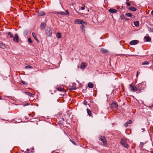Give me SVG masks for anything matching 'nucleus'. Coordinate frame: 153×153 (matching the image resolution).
Instances as JSON below:
<instances>
[{"label": "nucleus", "instance_id": "f257e3e1", "mask_svg": "<svg viewBox=\"0 0 153 153\" xmlns=\"http://www.w3.org/2000/svg\"><path fill=\"white\" fill-rule=\"evenodd\" d=\"M121 145L125 148H127L128 145L127 143L126 140L125 138H122L120 141Z\"/></svg>", "mask_w": 153, "mask_h": 153}, {"label": "nucleus", "instance_id": "f03ea898", "mask_svg": "<svg viewBox=\"0 0 153 153\" xmlns=\"http://www.w3.org/2000/svg\"><path fill=\"white\" fill-rule=\"evenodd\" d=\"M129 89L130 91L133 92L136 91L137 90V87L135 86H134L132 84H131L130 85Z\"/></svg>", "mask_w": 153, "mask_h": 153}, {"label": "nucleus", "instance_id": "7ed1b4c3", "mask_svg": "<svg viewBox=\"0 0 153 153\" xmlns=\"http://www.w3.org/2000/svg\"><path fill=\"white\" fill-rule=\"evenodd\" d=\"M74 23L76 24H84L85 25L87 24V23L85 21H84L83 20L80 19H77L76 20L74 21Z\"/></svg>", "mask_w": 153, "mask_h": 153}, {"label": "nucleus", "instance_id": "20e7f679", "mask_svg": "<svg viewBox=\"0 0 153 153\" xmlns=\"http://www.w3.org/2000/svg\"><path fill=\"white\" fill-rule=\"evenodd\" d=\"M99 139L102 142L104 145L107 144L106 140L104 137L100 136L99 137Z\"/></svg>", "mask_w": 153, "mask_h": 153}, {"label": "nucleus", "instance_id": "39448f33", "mask_svg": "<svg viewBox=\"0 0 153 153\" xmlns=\"http://www.w3.org/2000/svg\"><path fill=\"white\" fill-rule=\"evenodd\" d=\"M46 33L49 36H51L52 34V30L50 28H48L46 30Z\"/></svg>", "mask_w": 153, "mask_h": 153}, {"label": "nucleus", "instance_id": "423d86ee", "mask_svg": "<svg viewBox=\"0 0 153 153\" xmlns=\"http://www.w3.org/2000/svg\"><path fill=\"white\" fill-rule=\"evenodd\" d=\"M139 41L137 40H133L130 41L129 44L131 45H135L137 44Z\"/></svg>", "mask_w": 153, "mask_h": 153}, {"label": "nucleus", "instance_id": "0eeeda50", "mask_svg": "<svg viewBox=\"0 0 153 153\" xmlns=\"http://www.w3.org/2000/svg\"><path fill=\"white\" fill-rule=\"evenodd\" d=\"M13 41L16 42H18L19 41V37L18 35L16 34L15 35V36L13 37Z\"/></svg>", "mask_w": 153, "mask_h": 153}, {"label": "nucleus", "instance_id": "6e6552de", "mask_svg": "<svg viewBox=\"0 0 153 153\" xmlns=\"http://www.w3.org/2000/svg\"><path fill=\"white\" fill-rule=\"evenodd\" d=\"M111 107L113 108H117L118 105L115 102H113L111 104Z\"/></svg>", "mask_w": 153, "mask_h": 153}, {"label": "nucleus", "instance_id": "1a4fd4ad", "mask_svg": "<svg viewBox=\"0 0 153 153\" xmlns=\"http://www.w3.org/2000/svg\"><path fill=\"white\" fill-rule=\"evenodd\" d=\"M108 11L110 13H115L117 11V10L112 8L109 9Z\"/></svg>", "mask_w": 153, "mask_h": 153}, {"label": "nucleus", "instance_id": "9d476101", "mask_svg": "<svg viewBox=\"0 0 153 153\" xmlns=\"http://www.w3.org/2000/svg\"><path fill=\"white\" fill-rule=\"evenodd\" d=\"M132 121L131 120H129L128 122H126L124 124V126L126 127H127L128 125V124H131L132 123Z\"/></svg>", "mask_w": 153, "mask_h": 153}, {"label": "nucleus", "instance_id": "9b49d317", "mask_svg": "<svg viewBox=\"0 0 153 153\" xmlns=\"http://www.w3.org/2000/svg\"><path fill=\"white\" fill-rule=\"evenodd\" d=\"M86 65V64L85 62H82L81 63V66L80 67V68L83 70Z\"/></svg>", "mask_w": 153, "mask_h": 153}, {"label": "nucleus", "instance_id": "f8f14e48", "mask_svg": "<svg viewBox=\"0 0 153 153\" xmlns=\"http://www.w3.org/2000/svg\"><path fill=\"white\" fill-rule=\"evenodd\" d=\"M144 39L147 42H150L151 38L149 36H146L144 38Z\"/></svg>", "mask_w": 153, "mask_h": 153}, {"label": "nucleus", "instance_id": "ddd939ff", "mask_svg": "<svg viewBox=\"0 0 153 153\" xmlns=\"http://www.w3.org/2000/svg\"><path fill=\"white\" fill-rule=\"evenodd\" d=\"M88 87L90 88H92L94 86V84L91 82H89L88 84Z\"/></svg>", "mask_w": 153, "mask_h": 153}, {"label": "nucleus", "instance_id": "4468645a", "mask_svg": "<svg viewBox=\"0 0 153 153\" xmlns=\"http://www.w3.org/2000/svg\"><path fill=\"white\" fill-rule=\"evenodd\" d=\"M100 51L103 53H106L108 52V50L103 48H101L100 49Z\"/></svg>", "mask_w": 153, "mask_h": 153}, {"label": "nucleus", "instance_id": "2eb2a0df", "mask_svg": "<svg viewBox=\"0 0 153 153\" xmlns=\"http://www.w3.org/2000/svg\"><path fill=\"white\" fill-rule=\"evenodd\" d=\"M0 48L4 49L6 48V47L4 44L0 43Z\"/></svg>", "mask_w": 153, "mask_h": 153}, {"label": "nucleus", "instance_id": "dca6fc26", "mask_svg": "<svg viewBox=\"0 0 153 153\" xmlns=\"http://www.w3.org/2000/svg\"><path fill=\"white\" fill-rule=\"evenodd\" d=\"M87 111L88 115H89V116H91L92 115L91 112L89 109L87 108Z\"/></svg>", "mask_w": 153, "mask_h": 153}, {"label": "nucleus", "instance_id": "f3484780", "mask_svg": "<svg viewBox=\"0 0 153 153\" xmlns=\"http://www.w3.org/2000/svg\"><path fill=\"white\" fill-rule=\"evenodd\" d=\"M32 35L33 36V37L34 39H36V40L37 41V42H39V41L38 39L37 38L36 36V35L35 33H32Z\"/></svg>", "mask_w": 153, "mask_h": 153}, {"label": "nucleus", "instance_id": "a211bd4d", "mask_svg": "<svg viewBox=\"0 0 153 153\" xmlns=\"http://www.w3.org/2000/svg\"><path fill=\"white\" fill-rule=\"evenodd\" d=\"M45 26H46L45 24L44 23H43L41 24V27L42 29H43L45 28Z\"/></svg>", "mask_w": 153, "mask_h": 153}, {"label": "nucleus", "instance_id": "6ab92c4d", "mask_svg": "<svg viewBox=\"0 0 153 153\" xmlns=\"http://www.w3.org/2000/svg\"><path fill=\"white\" fill-rule=\"evenodd\" d=\"M7 34L10 36L11 38H12L13 37V35L10 32H8L7 33Z\"/></svg>", "mask_w": 153, "mask_h": 153}, {"label": "nucleus", "instance_id": "aec40b11", "mask_svg": "<svg viewBox=\"0 0 153 153\" xmlns=\"http://www.w3.org/2000/svg\"><path fill=\"white\" fill-rule=\"evenodd\" d=\"M45 15V13L43 11H41L38 14V15L39 16H42Z\"/></svg>", "mask_w": 153, "mask_h": 153}, {"label": "nucleus", "instance_id": "412c9836", "mask_svg": "<svg viewBox=\"0 0 153 153\" xmlns=\"http://www.w3.org/2000/svg\"><path fill=\"white\" fill-rule=\"evenodd\" d=\"M134 24L136 27H138L139 26V23L138 21L134 22Z\"/></svg>", "mask_w": 153, "mask_h": 153}, {"label": "nucleus", "instance_id": "4be33fe9", "mask_svg": "<svg viewBox=\"0 0 153 153\" xmlns=\"http://www.w3.org/2000/svg\"><path fill=\"white\" fill-rule=\"evenodd\" d=\"M57 90L59 91H64V89L63 88H61V87H59L57 88Z\"/></svg>", "mask_w": 153, "mask_h": 153}, {"label": "nucleus", "instance_id": "5701e85b", "mask_svg": "<svg viewBox=\"0 0 153 153\" xmlns=\"http://www.w3.org/2000/svg\"><path fill=\"white\" fill-rule=\"evenodd\" d=\"M62 35L59 33H58L56 36L58 38H60L61 37Z\"/></svg>", "mask_w": 153, "mask_h": 153}, {"label": "nucleus", "instance_id": "b1692460", "mask_svg": "<svg viewBox=\"0 0 153 153\" xmlns=\"http://www.w3.org/2000/svg\"><path fill=\"white\" fill-rule=\"evenodd\" d=\"M56 14H60L62 15H65V12L61 11L59 12H57Z\"/></svg>", "mask_w": 153, "mask_h": 153}, {"label": "nucleus", "instance_id": "393cba45", "mask_svg": "<svg viewBox=\"0 0 153 153\" xmlns=\"http://www.w3.org/2000/svg\"><path fill=\"white\" fill-rule=\"evenodd\" d=\"M129 10H131L134 11L136 10V9L133 7H131L129 8Z\"/></svg>", "mask_w": 153, "mask_h": 153}, {"label": "nucleus", "instance_id": "a878e982", "mask_svg": "<svg viewBox=\"0 0 153 153\" xmlns=\"http://www.w3.org/2000/svg\"><path fill=\"white\" fill-rule=\"evenodd\" d=\"M85 26L82 24L81 28L82 29V31L83 32L85 31V30L84 29Z\"/></svg>", "mask_w": 153, "mask_h": 153}, {"label": "nucleus", "instance_id": "bb28decb", "mask_svg": "<svg viewBox=\"0 0 153 153\" xmlns=\"http://www.w3.org/2000/svg\"><path fill=\"white\" fill-rule=\"evenodd\" d=\"M149 63V61H145L142 63V65H148Z\"/></svg>", "mask_w": 153, "mask_h": 153}, {"label": "nucleus", "instance_id": "cd10ccee", "mask_svg": "<svg viewBox=\"0 0 153 153\" xmlns=\"http://www.w3.org/2000/svg\"><path fill=\"white\" fill-rule=\"evenodd\" d=\"M68 88L69 90H74L76 89V88L74 86H70Z\"/></svg>", "mask_w": 153, "mask_h": 153}, {"label": "nucleus", "instance_id": "c85d7f7f", "mask_svg": "<svg viewBox=\"0 0 153 153\" xmlns=\"http://www.w3.org/2000/svg\"><path fill=\"white\" fill-rule=\"evenodd\" d=\"M126 15L127 16L130 17H131L132 16L131 14L129 13H126Z\"/></svg>", "mask_w": 153, "mask_h": 153}, {"label": "nucleus", "instance_id": "c756f323", "mask_svg": "<svg viewBox=\"0 0 153 153\" xmlns=\"http://www.w3.org/2000/svg\"><path fill=\"white\" fill-rule=\"evenodd\" d=\"M144 144H145V143H144L140 142L139 146L140 147L142 148L143 147V146L144 145Z\"/></svg>", "mask_w": 153, "mask_h": 153}, {"label": "nucleus", "instance_id": "7c9ffc66", "mask_svg": "<svg viewBox=\"0 0 153 153\" xmlns=\"http://www.w3.org/2000/svg\"><path fill=\"white\" fill-rule=\"evenodd\" d=\"M65 15H69V13L68 10H66L65 11Z\"/></svg>", "mask_w": 153, "mask_h": 153}, {"label": "nucleus", "instance_id": "2f4dec72", "mask_svg": "<svg viewBox=\"0 0 153 153\" xmlns=\"http://www.w3.org/2000/svg\"><path fill=\"white\" fill-rule=\"evenodd\" d=\"M24 33L25 34V35L26 36L28 33V31L27 30H25L24 31Z\"/></svg>", "mask_w": 153, "mask_h": 153}, {"label": "nucleus", "instance_id": "473e14b6", "mask_svg": "<svg viewBox=\"0 0 153 153\" xmlns=\"http://www.w3.org/2000/svg\"><path fill=\"white\" fill-rule=\"evenodd\" d=\"M25 68L26 69L31 68H32V67L30 65H27L25 67Z\"/></svg>", "mask_w": 153, "mask_h": 153}, {"label": "nucleus", "instance_id": "72a5a7b5", "mask_svg": "<svg viewBox=\"0 0 153 153\" xmlns=\"http://www.w3.org/2000/svg\"><path fill=\"white\" fill-rule=\"evenodd\" d=\"M70 141L71 142V143L74 145L75 146H76L77 145V144H76V143L74 142V141H73V140H71V139H70Z\"/></svg>", "mask_w": 153, "mask_h": 153}, {"label": "nucleus", "instance_id": "f704fd0d", "mask_svg": "<svg viewBox=\"0 0 153 153\" xmlns=\"http://www.w3.org/2000/svg\"><path fill=\"white\" fill-rule=\"evenodd\" d=\"M28 42H29L30 43H32L33 42L31 40V39L30 38H29L28 39Z\"/></svg>", "mask_w": 153, "mask_h": 153}, {"label": "nucleus", "instance_id": "c9c22d12", "mask_svg": "<svg viewBox=\"0 0 153 153\" xmlns=\"http://www.w3.org/2000/svg\"><path fill=\"white\" fill-rule=\"evenodd\" d=\"M149 30L150 32H153V28H149Z\"/></svg>", "mask_w": 153, "mask_h": 153}, {"label": "nucleus", "instance_id": "e433bc0d", "mask_svg": "<svg viewBox=\"0 0 153 153\" xmlns=\"http://www.w3.org/2000/svg\"><path fill=\"white\" fill-rule=\"evenodd\" d=\"M25 93L26 94L29 96H30V93L29 92H25Z\"/></svg>", "mask_w": 153, "mask_h": 153}, {"label": "nucleus", "instance_id": "4c0bfd02", "mask_svg": "<svg viewBox=\"0 0 153 153\" xmlns=\"http://www.w3.org/2000/svg\"><path fill=\"white\" fill-rule=\"evenodd\" d=\"M21 83L23 85H25L26 84L25 82L24 81H22Z\"/></svg>", "mask_w": 153, "mask_h": 153}, {"label": "nucleus", "instance_id": "58836bf2", "mask_svg": "<svg viewBox=\"0 0 153 153\" xmlns=\"http://www.w3.org/2000/svg\"><path fill=\"white\" fill-rule=\"evenodd\" d=\"M33 95H34V94L30 93L29 96L31 97H33Z\"/></svg>", "mask_w": 153, "mask_h": 153}, {"label": "nucleus", "instance_id": "ea45409f", "mask_svg": "<svg viewBox=\"0 0 153 153\" xmlns=\"http://www.w3.org/2000/svg\"><path fill=\"white\" fill-rule=\"evenodd\" d=\"M126 3L127 4V5L128 6H129L130 5V4L129 3L126 2Z\"/></svg>", "mask_w": 153, "mask_h": 153}, {"label": "nucleus", "instance_id": "a19ab883", "mask_svg": "<svg viewBox=\"0 0 153 153\" xmlns=\"http://www.w3.org/2000/svg\"><path fill=\"white\" fill-rule=\"evenodd\" d=\"M85 6H84L83 7H82L81 8V9L82 10H84L85 9Z\"/></svg>", "mask_w": 153, "mask_h": 153}, {"label": "nucleus", "instance_id": "79ce46f5", "mask_svg": "<svg viewBox=\"0 0 153 153\" xmlns=\"http://www.w3.org/2000/svg\"><path fill=\"white\" fill-rule=\"evenodd\" d=\"M84 104L85 105H86V101H84Z\"/></svg>", "mask_w": 153, "mask_h": 153}, {"label": "nucleus", "instance_id": "37998d69", "mask_svg": "<svg viewBox=\"0 0 153 153\" xmlns=\"http://www.w3.org/2000/svg\"><path fill=\"white\" fill-rule=\"evenodd\" d=\"M151 14L152 15H153V10L152 11Z\"/></svg>", "mask_w": 153, "mask_h": 153}, {"label": "nucleus", "instance_id": "c03bdc74", "mask_svg": "<svg viewBox=\"0 0 153 153\" xmlns=\"http://www.w3.org/2000/svg\"><path fill=\"white\" fill-rule=\"evenodd\" d=\"M142 130H143V131H142V132H143V131H145V129H144V128H142Z\"/></svg>", "mask_w": 153, "mask_h": 153}, {"label": "nucleus", "instance_id": "a18cd8bd", "mask_svg": "<svg viewBox=\"0 0 153 153\" xmlns=\"http://www.w3.org/2000/svg\"><path fill=\"white\" fill-rule=\"evenodd\" d=\"M29 105V103H27V104H25V105H24V106H25V105Z\"/></svg>", "mask_w": 153, "mask_h": 153}, {"label": "nucleus", "instance_id": "49530a36", "mask_svg": "<svg viewBox=\"0 0 153 153\" xmlns=\"http://www.w3.org/2000/svg\"><path fill=\"white\" fill-rule=\"evenodd\" d=\"M138 72L137 71V76L138 75Z\"/></svg>", "mask_w": 153, "mask_h": 153}, {"label": "nucleus", "instance_id": "de8ad7c7", "mask_svg": "<svg viewBox=\"0 0 153 153\" xmlns=\"http://www.w3.org/2000/svg\"><path fill=\"white\" fill-rule=\"evenodd\" d=\"M27 150L29 151V149H27Z\"/></svg>", "mask_w": 153, "mask_h": 153}, {"label": "nucleus", "instance_id": "09e8293b", "mask_svg": "<svg viewBox=\"0 0 153 153\" xmlns=\"http://www.w3.org/2000/svg\"><path fill=\"white\" fill-rule=\"evenodd\" d=\"M151 153H153V151L151 152Z\"/></svg>", "mask_w": 153, "mask_h": 153}, {"label": "nucleus", "instance_id": "8fccbe9b", "mask_svg": "<svg viewBox=\"0 0 153 153\" xmlns=\"http://www.w3.org/2000/svg\"><path fill=\"white\" fill-rule=\"evenodd\" d=\"M55 153H59L56 152H55Z\"/></svg>", "mask_w": 153, "mask_h": 153}, {"label": "nucleus", "instance_id": "3c124183", "mask_svg": "<svg viewBox=\"0 0 153 153\" xmlns=\"http://www.w3.org/2000/svg\"><path fill=\"white\" fill-rule=\"evenodd\" d=\"M152 146H153V142L152 143Z\"/></svg>", "mask_w": 153, "mask_h": 153}, {"label": "nucleus", "instance_id": "603ef678", "mask_svg": "<svg viewBox=\"0 0 153 153\" xmlns=\"http://www.w3.org/2000/svg\"><path fill=\"white\" fill-rule=\"evenodd\" d=\"M1 99V98L0 97V99Z\"/></svg>", "mask_w": 153, "mask_h": 153}, {"label": "nucleus", "instance_id": "864d4df0", "mask_svg": "<svg viewBox=\"0 0 153 153\" xmlns=\"http://www.w3.org/2000/svg\"><path fill=\"white\" fill-rule=\"evenodd\" d=\"M123 17H122V18H121V19H123Z\"/></svg>", "mask_w": 153, "mask_h": 153}, {"label": "nucleus", "instance_id": "5fc2aeb1", "mask_svg": "<svg viewBox=\"0 0 153 153\" xmlns=\"http://www.w3.org/2000/svg\"><path fill=\"white\" fill-rule=\"evenodd\" d=\"M123 17H122V18H121V19H123Z\"/></svg>", "mask_w": 153, "mask_h": 153}, {"label": "nucleus", "instance_id": "6e6d98bb", "mask_svg": "<svg viewBox=\"0 0 153 153\" xmlns=\"http://www.w3.org/2000/svg\"><path fill=\"white\" fill-rule=\"evenodd\" d=\"M65 134H66V135H67L66 134V133H65Z\"/></svg>", "mask_w": 153, "mask_h": 153}, {"label": "nucleus", "instance_id": "4d7b16f0", "mask_svg": "<svg viewBox=\"0 0 153 153\" xmlns=\"http://www.w3.org/2000/svg\"><path fill=\"white\" fill-rule=\"evenodd\" d=\"M127 1H128V0H126Z\"/></svg>", "mask_w": 153, "mask_h": 153}, {"label": "nucleus", "instance_id": "13d9d810", "mask_svg": "<svg viewBox=\"0 0 153 153\" xmlns=\"http://www.w3.org/2000/svg\"><path fill=\"white\" fill-rule=\"evenodd\" d=\"M1 35V33H0V35Z\"/></svg>", "mask_w": 153, "mask_h": 153}]
</instances>
